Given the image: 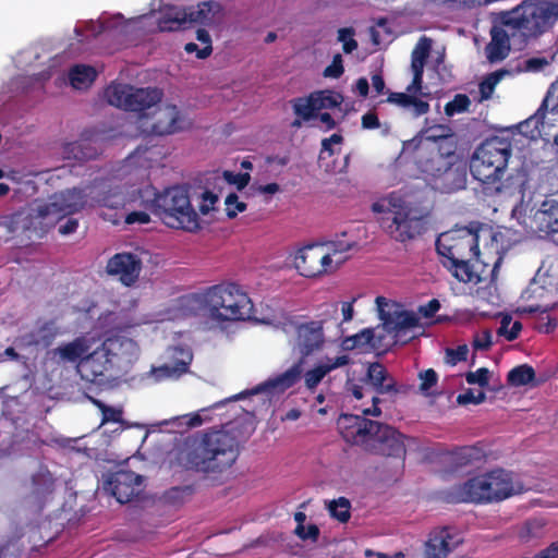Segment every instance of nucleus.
<instances>
[{"label":"nucleus","mask_w":558,"mask_h":558,"mask_svg":"<svg viewBox=\"0 0 558 558\" xmlns=\"http://www.w3.org/2000/svg\"><path fill=\"white\" fill-rule=\"evenodd\" d=\"M252 415L241 409L220 429L187 437L180 448L177 460L185 470L203 474H221L230 469L239 457L240 445L254 433Z\"/></svg>","instance_id":"obj_1"},{"label":"nucleus","mask_w":558,"mask_h":558,"mask_svg":"<svg viewBox=\"0 0 558 558\" xmlns=\"http://www.w3.org/2000/svg\"><path fill=\"white\" fill-rule=\"evenodd\" d=\"M104 95L109 105L138 113L141 121L147 117L146 110L157 107L151 116V122L141 123V126L150 134L162 136L184 129L183 117L175 105L158 106L163 97L160 88L111 83L106 87Z\"/></svg>","instance_id":"obj_2"},{"label":"nucleus","mask_w":558,"mask_h":558,"mask_svg":"<svg viewBox=\"0 0 558 558\" xmlns=\"http://www.w3.org/2000/svg\"><path fill=\"white\" fill-rule=\"evenodd\" d=\"M498 234L492 236L489 252L494 251L492 260L481 259L478 234L468 228H459L441 233L436 240V251L441 257L440 262L451 275L460 282L469 283L480 279L474 263H482L481 272L492 265L490 275H495L504 258V247L497 243Z\"/></svg>","instance_id":"obj_3"},{"label":"nucleus","mask_w":558,"mask_h":558,"mask_svg":"<svg viewBox=\"0 0 558 558\" xmlns=\"http://www.w3.org/2000/svg\"><path fill=\"white\" fill-rule=\"evenodd\" d=\"M141 205L169 228L196 233L202 229L201 219L192 205V197L185 186L175 185L162 192L148 185L138 191Z\"/></svg>","instance_id":"obj_4"},{"label":"nucleus","mask_w":558,"mask_h":558,"mask_svg":"<svg viewBox=\"0 0 558 558\" xmlns=\"http://www.w3.org/2000/svg\"><path fill=\"white\" fill-rule=\"evenodd\" d=\"M499 23L512 31V41L520 48L548 32L558 21V2L523 0L511 10L498 13Z\"/></svg>","instance_id":"obj_5"},{"label":"nucleus","mask_w":558,"mask_h":558,"mask_svg":"<svg viewBox=\"0 0 558 558\" xmlns=\"http://www.w3.org/2000/svg\"><path fill=\"white\" fill-rule=\"evenodd\" d=\"M521 492L522 486L513 482L511 472L495 469L452 486L447 492L446 499L452 504L485 505L502 501Z\"/></svg>","instance_id":"obj_6"},{"label":"nucleus","mask_w":558,"mask_h":558,"mask_svg":"<svg viewBox=\"0 0 558 558\" xmlns=\"http://www.w3.org/2000/svg\"><path fill=\"white\" fill-rule=\"evenodd\" d=\"M294 327L293 351L300 354V359L286 372L268 379L266 388L284 391L293 387L301 378L305 359L323 350L326 339L323 320L306 323H292Z\"/></svg>","instance_id":"obj_7"},{"label":"nucleus","mask_w":558,"mask_h":558,"mask_svg":"<svg viewBox=\"0 0 558 558\" xmlns=\"http://www.w3.org/2000/svg\"><path fill=\"white\" fill-rule=\"evenodd\" d=\"M85 203L83 192L78 189H72L56 194L49 203L24 208L27 216V232L43 238L61 219L83 209Z\"/></svg>","instance_id":"obj_8"},{"label":"nucleus","mask_w":558,"mask_h":558,"mask_svg":"<svg viewBox=\"0 0 558 558\" xmlns=\"http://www.w3.org/2000/svg\"><path fill=\"white\" fill-rule=\"evenodd\" d=\"M511 154V142L499 136L486 138L476 147L470 159V172L482 192L499 177H505Z\"/></svg>","instance_id":"obj_9"},{"label":"nucleus","mask_w":558,"mask_h":558,"mask_svg":"<svg viewBox=\"0 0 558 558\" xmlns=\"http://www.w3.org/2000/svg\"><path fill=\"white\" fill-rule=\"evenodd\" d=\"M204 302L209 307L210 317L217 322L244 320L250 316L252 302L235 283H220L204 292Z\"/></svg>","instance_id":"obj_10"},{"label":"nucleus","mask_w":558,"mask_h":558,"mask_svg":"<svg viewBox=\"0 0 558 558\" xmlns=\"http://www.w3.org/2000/svg\"><path fill=\"white\" fill-rule=\"evenodd\" d=\"M220 5L214 1H203L196 7H168L158 21L161 32H175L185 29L190 24L208 25L213 22L215 12Z\"/></svg>","instance_id":"obj_11"},{"label":"nucleus","mask_w":558,"mask_h":558,"mask_svg":"<svg viewBox=\"0 0 558 558\" xmlns=\"http://www.w3.org/2000/svg\"><path fill=\"white\" fill-rule=\"evenodd\" d=\"M366 451L374 454L393 458H404L407 453L404 436L395 427L375 421L369 427V437L361 444Z\"/></svg>","instance_id":"obj_12"},{"label":"nucleus","mask_w":558,"mask_h":558,"mask_svg":"<svg viewBox=\"0 0 558 558\" xmlns=\"http://www.w3.org/2000/svg\"><path fill=\"white\" fill-rule=\"evenodd\" d=\"M343 260H337L335 264L324 245L310 244L296 252L294 266L301 276L315 278L335 271Z\"/></svg>","instance_id":"obj_13"},{"label":"nucleus","mask_w":558,"mask_h":558,"mask_svg":"<svg viewBox=\"0 0 558 558\" xmlns=\"http://www.w3.org/2000/svg\"><path fill=\"white\" fill-rule=\"evenodd\" d=\"M380 399L377 396H372V408L364 409L363 415L355 414H341L337 421V426L342 438L351 445L361 446L367 441L369 437V427L375 426V421L368 420L365 416H379L381 410L378 407Z\"/></svg>","instance_id":"obj_14"},{"label":"nucleus","mask_w":558,"mask_h":558,"mask_svg":"<svg viewBox=\"0 0 558 558\" xmlns=\"http://www.w3.org/2000/svg\"><path fill=\"white\" fill-rule=\"evenodd\" d=\"M383 229L396 241L407 242L425 230L423 217L413 216L411 210L400 208L389 211L381 218Z\"/></svg>","instance_id":"obj_15"},{"label":"nucleus","mask_w":558,"mask_h":558,"mask_svg":"<svg viewBox=\"0 0 558 558\" xmlns=\"http://www.w3.org/2000/svg\"><path fill=\"white\" fill-rule=\"evenodd\" d=\"M102 486L118 502L128 504L144 490V477L134 471L120 469L108 473Z\"/></svg>","instance_id":"obj_16"},{"label":"nucleus","mask_w":558,"mask_h":558,"mask_svg":"<svg viewBox=\"0 0 558 558\" xmlns=\"http://www.w3.org/2000/svg\"><path fill=\"white\" fill-rule=\"evenodd\" d=\"M112 344L113 342L106 341L80 361L78 372L82 378L92 383L102 381L106 375L114 368L119 357L112 351Z\"/></svg>","instance_id":"obj_17"},{"label":"nucleus","mask_w":558,"mask_h":558,"mask_svg":"<svg viewBox=\"0 0 558 558\" xmlns=\"http://www.w3.org/2000/svg\"><path fill=\"white\" fill-rule=\"evenodd\" d=\"M529 173L525 170L518 169L505 177H499L494 183L484 187L482 192L485 196L513 197L520 202L524 201L525 192L529 187Z\"/></svg>","instance_id":"obj_18"},{"label":"nucleus","mask_w":558,"mask_h":558,"mask_svg":"<svg viewBox=\"0 0 558 558\" xmlns=\"http://www.w3.org/2000/svg\"><path fill=\"white\" fill-rule=\"evenodd\" d=\"M107 272L109 275L119 276L125 286L133 284L141 272V259L131 253H118L107 263Z\"/></svg>","instance_id":"obj_19"},{"label":"nucleus","mask_w":558,"mask_h":558,"mask_svg":"<svg viewBox=\"0 0 558 558\" xmlns=\"http://www.w3.org/2000/svg\"><path fill=\"white\" fill-rule=\"evenodd\" d=\"M350 363L351 359L348 354H341L335 357L326 356L316 363L313 368L306 371L304 374L302 373L305 388L314 392L329 373Z\"/></svg>","instance_id":"obj_20"},{"label":"nucleus","mask_w":558,"mask_h":558,"mask_svg":"<svg viewBox=\"0 0 558 558\" xmlns=\"http://www.w3.org/2000/svg\"><path fill=\"white\" fill-rule=\"evenodd\" d=\"M512 31L500 24L490 28V41L485 48L486 57L489 62H498L505 60L510 52L512 40Z\"/></svg>","instance_id":"obj_21"},{"label":"nucleus","mask_w":558,"mask_h":558,"mask_svg":"<svg viewBox=\"0 0 558 558\" xmlns=\"http://www.w3.org/2000/svg\"><path fill=\"white\" fill-rule=\"evenodd\" d=\"M532 228L545 235L558 233V202L545 199L532 216Z\"/></svg>","instance_id":"obj_22"},{"label":"nucleus","mask_w":558,"mask_h":558,"mask_svg":"<svg viewBox=\"0 0 558 558\" xmlns=\"http://www.w3.org/2000/svg\"><path fill=\"white\" fill-rule=\"evenodd\" d=\"M365 383L372 387L377 395H397L399 389L396 379L387 368L378 363H369L366 369Z\"/></svg>","instance_id":"obj_23"},{"label":"nucleus","mask_w":558,"mask_h":558,"mask_svg":"<svg viewBox=\"0 0 558 558\" xmlns=\"http://www.w3.org/2000/svg\"><path fill=\"white\" fill-rule=\"evenodd\" d=\"M466 177L465 166L456 165L450 159L433 187L441 193H452L465 187Z\"/></svg>","instance_id":"obj_24"},{"label":"nucleus","mask_w":558,"mask_h":558,"mask_svg":"<svg viewBox=\"0 0 558 558\" xmlns=\"http://www.w3.org/2000/svg\"><path fill=\"white\" fill-rule=\"evenodd\" d=\"M174 353L180 354L181 357L175 356L171 363H166L153 368V374L157 380L169 378L177 379L189 372L192 355L183 349L178 348L174 349Z\"/></svg>","instance_id":"obj_25"},{"label":"nucleus","mask_w":558,"mask_h":558,"mask_svg":"<svg viewBox=\"0 0 558 558\" xmlns=\"http://www.w3.org/2000/svg\"><path fill=\"white\" fill-rule=\"evenodd\" d=\"M453 157V153L444 155L439 150H430L426 157H420L417 165L422 173L426 175L429 183L434 185L435 180L440 177L445 167H447L448 161Z\"/></svg>","instance_id":"obj_26"},{"label":"nucleus","mask_w":558,"mask_h":558,"mask_svg":"<svg viewBox=\"0 0 558 558\" xmlns=\"http://www.w3.org/2000/svg\"><path fill=\"white\" fill-rule=\"evenodd\" d=\"M452 536L447 527L435 530L429 533L425 542L426 558H446L453 549L451 544Z\"/></svg>","instance_id":"obj_27"},{"label":"nucleus","mask_w":558,"mask_h":558,"mask_svg":"<svg viewBox=\"0 0 558 558\" xmlns=\"http://www.w3.org/2000/svg\"><path fill=\"white\" fill-rule=\"evenodd\" d=\"M549 109L550 108L543 109V104H542L534 116L520 122L518 124V130H519L520 134L524 135L525 137H527L530 140H536L537 137L541 136L542 129L545 125H557V122L549 121V118H553L549 114Z\"/></svg>","instance_id":"obj_28"},{"label":"nucleus","mask_w":558,"mask_h":558,"mask_svg":"<svg viewBox=\"0 0 558 558\" xmlns=\"http://www.w3.org/2000/svg\"><path fill=\"white\" fill-rule=\"evenodd\" d=\"M56 480L47 470L40 469L32 476V495L39 501L50 496L54 490Z\"/></svg>","instance_id":"obj_29"},{"label":"nucleus","mask_w":558,"mask_h":558,"mask_svg":"<svg viewBox=\"0 0 558 558\" xmlns=\"http://www.w3.org/2000/svg\"><path fill=\"white\" fill-rule=\"evenodd\" d=\"M26 218L24 208H21L0 216V227L5 230L8 238H12L16 233H27Z\"/></svg>","instance_id":"obj_30"},{"label":"nucleus","mask_w":558,"mask_h":558,"mask_svg":"<svg viewBox=\"0 0 558 558\" xmlns=\"http://www.w3.org/2000/svg\"><path fill=\"white\" fill-rule=\"evenodd\" d=\"M96 70L86 64H76L69 72L71 85L76 89L87 88L96 80Z\"/></svg>","instance_id":"obj_31"},{"label":"nucleus","mask_w":558,"mask_h":558,"mask_svg":"<svg viewBox=\"0 0 558 558\" xmlns=\"http://www.w3.org/2000/svg\"><path fill=\"white\" fill-rule=\"evenodd\" d=\"M87 345L83 338H76L73 341L58 347L54 354H58L61 360L74 363L82 360L87 352Z\"/></svg>","instance_id":"obj_32"},{"label":"nucleus","mask_w":558,"mask_h":558,"mask_svg":"<svg viewBox=\"0 0 558 558\" xmlns=\"http://www.w3.org/2000/svg\"><path fill=\"white\" fill-rule=\"evenodd\" d=\"M64 154L68 159L73 158L77 161H85L96 158L98 150L87 141H76L66 144Z\"/></svg>","instance_id":"obj_33"},{"label":"nucleus","mask_w":558,"mask_h":558,"mask_svg":"<svg viewBox=\"0 0 558 558\" xmlns=\"http://www.w3.org/2000/svg\"><path fill=\"white\" fill-rule=\"evenodd\" d=\"M62 331L57 325L56 319H50L40 325L35 332V343L44 348L52 344L54 339L61 335Z\"/></svg>","instance_id":"obj_34"},{"label":"nucleus","mask_w":558,"mask_h":558,"mask_svg":"<svg viewBox=\"0 0 558 558\" xmlns=\"http://www.w3.org/2000/svg\"><path fill=\"white\" fill-rule=\"evenodd\" d=\"M483 457L482 450L475 446H464L457 448L451 452V462L457 468L466 466L474 461L481 460Z\"/></svg>","instance_id":"obj_35"},{"label":"nucleus","mask_w":558,"mask_h":558,"mask_svg":"<svg viewBox=\"0 0 558 558\" xmlns=\"http://www.w3.org/2000/svg\"><path fill=\"white\" fill-rule=\"evenodd\" d=\"M535 379V371L529 364H521L512 369L507 375V383L513 387H521L529 385Z\"/></svg>","instance_id":"obj_36"},{"label":"nucleus","mask_w":558,"mask_h":558,"mask_svg":"<svg viewBox=\"0 0 558 558\" xmlns=\"http://www.w3.org/2000/svg\"><path fill=\"white\" fill-rule=\"evenodd\" d=\"M432 40L425 36L421 37L411 54L412 71H423L429 57Z\"/></svg>","instance_id":"obj_37"},{"label":"nucleus","mask_w":558,"mask_h":558,"mask_svg":"<svg viewBox=\"0 0 558 558\" xmlns=\"http://www.w3.org/2000/svg\"><path fill=\"white\" fill-rule=\"evenodd\" d=\"M312 94L315 100L317 111L322 109L337 108L343 101L342 95L331 89L317 90Z\"/></svg>","instance_id":"obj_38"},{"label":"nucleus","mask_w":558,"mask_h":558,"mask_svg":"<svg viewBox=\"0 0 558 558\" xmlns=\"http://www.w3.org/2000/svg\"><path fill=\"white\" fill-rule=\"evenodd\" d=\"M291 104L294 113L304 121L311 120L317 112L312 93L307 97H299L291 100Z\"/></svg>","instance_id":"obj_39"},{"label":"nucleus","mask_w":558,"mask_h":558,"mask_svg":"<svg viewBox=\"0 0 558 558\" xmlns=\"http://www.w3.org/2000/svg\"><path fill=\"white\" fill-rule=\"evenodd\" d=\"M193 494L194 487L192 485L173 486L163 493L162 499L168 505L178 506L183 504Z\"/></svg>","instance_id":"obj_40"},{"label":"nucleus","mask_w":558,"mask_h":558,"mask_svg":"<svg viewBox=\"0 0 558 558\" xmlns=\"http://www.w3.org/2000/svg\"><path fill=\"white\" fill-rule=\"evenodd\" d=\"M328 510L330 515L341 523H347L351 518V504L345 497H339L329 502Z\"/></svg>","instance_id":"obj_41"},{"label":"nucleus","mask_w":558,"mask_h":558,"mask_svg":"<svg viewBox=\"0 0 558 558\" xmlns=\"http://www.w3.org/2000/svg\"><path fill=\"white\" fill-rule=\"evenodd\" d=\"M96 202L99 206L110 209L122 208L125 205L124 195L118 189L101 193Z\"/></svg>","instance_id":"obj_42"},{"label":"nucleus","mask_w":558,"mask_h":558,"mask_svg":"<svg viewBox=\"0 0 558 558\" xmlns=\"http://www.w3.org/2000/svg\"><path fill=\"white\" fill-rule=\"evenodd\" d=\"M507 73L506 70H498L487 74L480 83V94L482 99H489L496 88V85L500 82L504 75Z\"/></svg>","instance_id":"obj_43"},{"label":"nucleus","mask_w":558,"mask_h":558,"mask_svg":"<svg viewBox=\"0 0 558 558\" xmlns=\"http://www.w3.org/2000/svg\"><path fill=\"white\" fill-rule=\"evenodd\" d=\"M374 339V330L371 328H365L359 333H355L351 337H347L342 345L347 350H353L361 348L363 345L369 344Z\"/></svg>","instance_id":"obj_44"},{"label":"nucleus","mask_w":558,"mask_h":558,"mask_svg":"<svg viewBox=\"0 0 558 558\" xmlns=\"http://www.w3.org/2000/svg\"><path fill=\"white\" fill-rule=\"evenodd\" d=\"M549 109L550 122H557L558 125V82L553 84L547 90V94L543 100V109Z\"/></svg>","instance_id":"obj_45"},{"label":"nucleus","mask_w":558,"mask_h":558,"mask_svg":"<svg viewBox=\"0 0 558 558\" xmlns=\"http://www.w3.org/2000/svg\"><path fill=\"white\" fill-rule=\"evenodd\" d=\"M471 105L470 98L464 94H457L454 98L445 106V113L449 117L464 112Z\"/></svg>","instance_id":"obj_46"},{"label":"nucleus","mask_w":558,"mask_h":558,"mask_svg":"<svg viewBox=\"0 0 558 558\" xmlns=\"http://www.w3.org/2000/svg\"><path fill=\"white\" fill-rule=\"evenodd\" d=\"M421 380L420 391L425 396H430V388L438 383V375L433 368H428L418 373Z\"/></svg>","instance_id":"obj_47"},{"label":"nucleus","mask_w":558,"mask_h":558,"mask_svg":"<svg viewBox=\"0 0 558 558\" xmlns=\"http://www.w3.org/2000/svg\"><path fill=\"white\" fill-rule=\"evenodd\" d=\"M294 534L302 541H312L316 543L318 541L320 531L316 524L305 525H296L294 529Z\"/></svg>","instance_id":"obj_48"},{"label":"nucleus","mask_w":558,"mask_h":558,"mask_svg":"<svg viewBox=\"0 0 558 558\" xmlns=\"http://www.w3.org/2000/svg\"><path fill=\"white\" fill-rule=\"evenodd\" d=\"M199 198L201 203L198 204V210L204 216L214 210L215 205L218 202V196L209 190L203 191Z\"/></svg>","instance_id":"obj_49"},{"label":"nucleus","mask_w":558,"mask_h":558,"mask_svg":"<svg viewBox=\"0 0 558 558\" xmlns=\"http://www.w3.org/2000/svg\"><path fill=\"white\" fill-rule=\"evenodd\" d=\"M226 213L228 218L236 217L238 213H242L246 209V204L239 201L235 193H231L226 198Z\"/></svg>","instance_id":"obj_50"},{"label":"nucleus","mask_w":558,"mask_h":558,"mask_svg":"<svg viewBox=\"0 0 558 558\" xmlns=\"http://www.w3.org/2000/svg\"><path fill=\"white\" fill-rule=\"evenodd\" d=\"M465 379L470 385L477 384L481 387H486L489 381V371L486 367H481L476 372L466 373Z\"/></svg>","instance_id":"obj_51"},{"label":"nucleus","mask_w":558,"mask_h":558,"mask_svg":"<svg viewBox=\"0 0 558 558\" xmlns=\"http://www.w3.org/2000/svg\"><path fill=\"white\" fill-rule=\"evenodd\" d=\"M469 348L466 344L458 345L456 349L446 350V360L450 365H456L459 362L465 361L468 357Z\"/></svg>","instance_id":"obj_52"},{"label":"nucleus","mask_w":558,"mask_h":558,"mask_svg":"<svg viewBox=\"0 0 558 558\" xmlns=\"http://www.w3.org/2000/svg\"><path fill=\"white\" fill-rule=\"evenodd\" d=\"M343 72H344V68L342 64V57H341V54L338 53L333 57L331 64H329L324 70V76L338 78L343 74Z\"/></svg>","instance_id":"obj_53"},{"label":"nucleus","mask_w":558,"mask_h":558,"mask_svg":"<svg viewBox=\"0 0 558 558\" xmlns=\"http://www.w3.org/2000/svg\"><path fill=\"white\" fill-rule=\"evenodd\" d=\"M485 399H486L485 392L480 391L477 395H475L472 389H468L465 392L460 393L457 397V402L459 404H470V403L480 404V403L484 402Z\"/></svg>","instance_id":"obj_54"},{"label":"nucleus","mask_w":558,"mask_h":558,"mask_svg":"<svg viewBox=\"0 0 558 558\" xmlns=\"http://www.w3.org/2000/svg\"><path fill=\"white\" fill-rule=\"evenodd\" d=\"M387 102L397 105L401 108H408L412 102V95L407 93L389 92Z\"/></svg>","instance_id":"obj_55"},{"label":"nucleus","mask_w":558,"mask_h":558,"mask_svg":"<svg viewBox=\"0 0 558 558\" xmlns=\"http://www.w3.org/2000/svg\"><path fill=\"white\" fill-rule=\"evenodd\" d=\"M148 213H150V211L145 208H144V210L131 211L128 215H125L124 222L126 225H134V223L146 225L150 221V216Z\"/></svg>","instance_id":"obj_56"},{"label":"nucleus","mask_w":558,"mask_h":558,"mask_svg":"<svg viewBox=\"0 0 558 558\" xmlns=\"http://www.w3.org/2000/svg\"><path fill=\"white\" fill-rule=\"evenodd\" d=\"M492 333L488 329L484 330L482 335H477L473 340V348L475 350H488L492 345Z\"/></svg>","instance_id":"obj_57"},{"label":"nucleus","mask_w":558,"mask_h":558,"mask_svg":"<svg viewBox=\"0 0 558 558\" xmlns=\"http://www.w3.org/2000/svg\"><path fill=\"white\" fill-rule=\"evenodd\" d=\"M375 302L377 305L380 319L384 320L385 324L390 323L391 316L389 311L386 310L387 307H391L390 302L385 296H377Z\"/></svg>","instance_id":"obj_58"},{"label":"nucleus","mask_w":558,"mask_h":558,"mask_svg":"<svg viewBox=\"0 0 558 558\" xmlns=\"http://www.w3.org/2000/svg\"><path fill=\"white\" fill-rule=\"evenodd\" d=\"M418 323V318L411 314V313H407V312H403L399 315L398 317V320L396 323V327L399 328V329H405V328H411V327H415Z\"/></svg>","instance_id":"obj_59"},{"label":"nucleus","mask_w":558,"mask_h":558,"mask_svg":"<svg viewBox=\"0 0 558 558\" xmlns=\"http://www.w3.org/2000/svg\"><path fill=\"white\" fill-rule=\"evenodd\" d=\"M122 410L113 407L106 408V411L102 413L101 424H106L109 422L112 423H121L122 422Z\"/></svg>","instance_id":"obj_60"},{"label":"nucleus","mask_w":558,"mask_h":558,"mask_svg":"<svg viewBox=\"0 0 558 558\" xmlns=\"http://www.w3.org/2000/svg\"><path fill=\"white\" fill-rule=\"evenodd\" d=\"M184 50L187 53L195 52L196 57L198 59H206L207 57H209L211 54L213 47L211 46H204L202 49H199L197 44H195V43H187L185 45V47H184Z\"/></svg>","instance_id":"obj_61"},{"label":"nucleus","mask_w":558,"mask_h":558,"mask_svg":"<svg viewBox=\"0 0 558 558\" xmlns=\"http://www.w3.org/2000/svg\"><path fill=\"white\" fill-rule=\"evenodd\" d=\"M548 65V61L543 57H533L524 61V68L530 72H537Z\"/></svg>","instance_id":"obj_62"},{"label":"nucleus","mask_w":558,"mask_h":558,"mask_svg":"<svg viewBox=\"0 0 558 558\" xmlns=\"http://www.w3.org/2000/svg\"><path fill=\"white\" fill-rule=\"evenodd\" d=\"M362 128L366 130H374L380 126L378 116L375 111H368L362 116Z\"/></svg>","instance_id":"obj_63"},{"label":"nucleus","mask_w":558,"mask_h":558,"mask_svg":"<svg viewBox=\"0 0 558 558\" xmlns=\"http://www.w3.org/2000/svg\"><path fill=\"white\" fill-rule=\"evenodd\" d=\"M20 548L12 543H7L0 546V558H20Z\"/></svg>","instance_id":"obj_64"}]
</instances>
